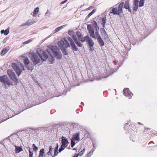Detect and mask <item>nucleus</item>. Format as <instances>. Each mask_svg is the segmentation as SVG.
<instances>
[{
    "label": "nucleus",
    "mask_w": 157,
    "mask_h": 157,
    "mask_svg": "<svg viewBox=\"0 0 157 157\" xmlns=\"http://www.w3.org/2000/svg\"><path fill=\"white\" fill-rule=\"evenodd\" d=\"M37 52V54L33 52L30 53V57L36 67L41 64L43 61H45L48 58V55L44 51L38 49Z\"/></svg>",
    "instance_id": "nucleus-1"
},
{
    "label": "nucleus",
    "mask_w": 157,
    "mask_h": 157,
    "mask_svg": "<svg viewBox=\"0 0 157 157\" xmlns=\"http://www.w3.org/2000/svg\"><path fill=\"white\" fill-rule=\"evenodd\" d=\"M124 3L121 2L119 5L118 7H114L112 9V12L110 13H113L114 14L119 15L120 14L123 13L122 9L124 6Z\"/></svg>",
    "instance_id": "nucleus-2"
},
{
    "label": "nucleus",
    "mask_w": 157,
    "mask_h": 157,
    "mask_svg": "<svg viewBox=\"0 0 157 157\" xmlns=\"http://www.w3.org/2000/svg\"><path fill=\"white\" fill-rule=\"evenodd\" d=\"M52 53L57 59H60L62 58V54L56 46H53L52 49Z\"/></svg>",
    "instance_id": "nucleus-3"
},
{
    "label": "nucleus",
    "mask_w": 157,
    "mask_h": 157,
    "mask_svg": "<svg viewBox=\"0 0 157 157\" xmlns=\"http://www.w3.org/2000/svg\"><path fill=\"white\" fill-rule=\"evenodd\" d=\"M0 82L3 83L6 87V85L9 86L13 85L12 82L6 75L0 76Z\"/></svg>",
    "instance_id": "nucleus-4"
},
{
    "label": "nucleus",
    "mask_w": 157,
    "mask_h": 157,
    "mask_svg": "<svg viewBox=\"0 0 157 157\" xmlns=\"http://www.w3.org/2000/svg\"><path fill=\"white\" fill-rule=\"evenodd\" d=\"M57 44L60 49L67 48L70 46L69 43L65 38L61 40L60 41L58 42Z\"/></svg>",
    "instance_id": "nucleus-5"
},
{
    "label": "nucleus",
    "mask_w": 157,
    "mask_h": 157,
    "mask_svg": "<svg viewBox=\"0 0 157 157\" xmlns=\"http://www.w3.org/2000/svg\"><path fill=\"white\" fill-rule=\"evenodd\" d=\"M62 139L61 140L62 145L59 151V152L64 150L67 146V144H69L66 138L62 136Z\"/></svg>",
    "instance_id": "nucleus-6"
},
{
    "label": "nucleus",
    "mask_w": 157,
    "mask_h": 157,
    "mask_svg": "<svg viewBox=\"0 0 157 157\" xmlns=\"http://www.w3.org/2000/svg\"><path fill=\"white\" fill-rule=\"evenodd\" d=\"M52 147L51 146H50V153L51 154V155H50V157H53L57 155L58 153V144H56V147H55V149L54 150L53 153H52Z\"/></svg>",
    "instance_id": "nucleus-7"
},
{
    "label": "nucleus",
    "mask_w": 157,
    "mask_h": 157,
    "mask_svg": "<svg viewBox=\"0 0 157 157\" xmlns=\"http://www.w3.org/2000/svg\"><path fill=\"white\" fill-rule=\"evenodd\" d=\"M124 94L126 97L130 99L131 98L132 93L130 91L128 88H124L123 90Z\"/></svg>",
    "instance_id": "nucleus-8"
},
{
    "label": "nucleus",
    "mask_w": 157,
    "mask_h": 157,
    "mask_svg": "<svg viewBox=\"0 0 157 157\" xmlns=\"http://www.w3.org/2000/svg\"><path fill=\"white\" fill-rule=\"evenodd\" d=\"M87 30L89 32L90 36L93 38L95 39L96 38L94 29L92 27L91 25H88L87 26Z\"/></svg>",
    "instance_id": "nucleus-9"
},
{
    "label": "nucleus",
    "mask_w": 157,
    "mask_h": 157,
    "mask_svg": "<svg viewBox=\"0 0 157 157\" xmlns=\"http://www.w3.org/2000/svg\"><path fill=\"white\" fill-rule=\"evenodd\" d=\"M68 40L70 42V44L72 50L74 51H77L78 49L76 47L75 44L74 42L73 41L72 39L70 37H68L67 38Z\"/></svg>",
    "instance_id": "nucleus-10"
},
{
    "label": "nucleus",
    "mask_w": 157,
    "mask_h": 157,
    "mask_svg": "<svg viewBox=\"0 0 157 157\" xmlns=\"http://www.w3.org/2000/svg\"><path fill=\"white\" fill-rule=\"evenodd\" d=\"M140 125H141L143 126V124L140 122H138V124H133V126H132L133 130L135 132H137L139 131H140L141 128V127H140Z\"/></svg>",
    "instance_id": "nucleus-11"
},
{
    "label": "nucleus",
    "mask_w": 157,
    "mask_h": 157,
    "mask_svg": "<svg viewBox=\"0 0 157 157\" xmlns=\"http://www.w3.org/2000/svg\"><path fill=\"white\" fill-rule=\"evenodd\" d=\"M86 38H87L86 41L87 42L89 46L90 47L91 51H92V47L94 45V43L92 40L90 38L88 35L86 36Z\"/></svg>",
    "instance_id": "nucleus-12"
},
{
    "label": "nucleus",
    "mask_w": 157,
    "mask_h": 157,
    "mask_svg": "<svg viewBox=\"0 0 157 157\" xmlns=\"http://www.w3.org/2000/svg\"><path fill=\"white\" fill-rule=\"evenodd\" d=\"M10 79L14 82L15 84L17 85L18 82V79L16 77L15 73H14L9 76Z\"/></svg>",
    "instance_id": "nucleus-13"
},
{
    "label": "nucleus",
    "mask_w": 157,
    "mask_h": 157,
    "mask_svg": "<svg viewBox=\"0 0 157 157\" xmlns=\"http://www.w3.org/2000/svg\"><path fill=\"white\" fill-rule=\"evenodd\" d=\"M9 48L8 47H6L3 49L1 52L0 55L1 56H3L5 54L7 53L9 50Z\"/></svg>",
    "instance_id": "nucleus-14"
},
{
    "label": "nucleus",
    "mask_w": 157,
    "mask_h": 157,
    "mask_svg": "<svg viewBox=\"0 0 157 157\" xmlns=\"http://www.w3.org/2000/svg\"><path fill=\"white\" fill-rule=\"evenodd\" d=\"M101 29L102 30V31L101 30V31L102 33L103 34L102 36L103 37V38L104 39H107L108 38V36L105 30L103 28H101Z\"/></svg>",
    "instance_id": "nucleus-15"
},
{
    "label": "nucleus",
    "mask_w": 157,
    "mask_h": 157,
    "mask_svg": "<svg viewBox=\"0 0 157 157\" xmlns=\"http://www.w3.org/2000/svg\"><path fill=\"white\" fill-rule=\"evenodd\" d=\"M79 133H77L74 134L73 136L72 139L75 140L79 141Z\"/></svg>",
    "instance_id": "nucleus-16"
},
{
    "label": "nucleus",
    "mask_w": 157,
    "mask_h": 157,
    "mask_svg": "<svg viewBox=\"0 0 157 157\" xmlns=\"http://www.w3.org/2000/svg\"><path fill=\"white\" fill-rule=\"evenodd\" d=\"M34 64H32L31 63H29L27 64L26 66L27 67L28 69L29 70L32 71L34 69Z\"/></svg>",
    "instance_id": "nucleus-17"
},
{
    "label": "nucleus",
    "mask_w": 157,
    "mask_h": 157,
    "mask_svg": "<svg viewBox=\"0 0 157 157\" xmlns=\"http://www.w3.org/2000/svg\"><path fill=\"white\" fill-rule=\"evenodd\" d=\"M15 153H18L23 150L21 146L19 147L15 145Z\"/></svg>",
    "instance_id": "nucleus-18"
},
{
    "label": "nucleus",
    "mask_w": 157,
    "mask_h": 157,
    "mask_svg": "<svg viewBox=\"0 0 157 157\" xmlns=\"http://www.w3.org/2000/svg\"><path fill=\"white\" fill-rule=\"evenodd\" d=\"M44 148L41 149L40 151L39 157H46V156L44 155Z\"/></svg>",
    "instance_id": "nucleus-19"
},
{
    "label": "nucleus",
    "mask_w": 157,
    "mask_h": 157,
    "mask_svg": "<svg viewBox=\"0 0 157 157\" xmlns=\"http://www.w3.org/2000/svg\"><path fill=\"white\" fill-rule=\"evenodd\" d=\"M144 132L145 134L151 135L152 133V131L151 128H145Z\"/></svg>",
    "instance_id": "nucleus-20"
},
{
    "label": "nucleus",
    "mask_w": 157,
    "mask_h": 157,
    "mask_svg": "<svg viewBox=\"0 0 157 157\" xmlns=\"http://www.w3.org/2000/svg\"><path fill=\"white\" fill-rule=\"evenodd\" d=\"M9 28H8L6 30H2L1 31V34L3 33L4 35H8L9 32Z\"/></svg>",
    "instance_id": "nucleus-21"
},
{
    "label": "nucleus",
    "mask_w": 157,
    "mask_h": 157,
    "mask_svg": "<svg viewBox=\"0 0 157 157\" xmlns=\"http://www.w3.org/2000/svg\"><path fill=\"white\" fill-rule=\"evenodd\" d=\"M14 71L17 75L18 76L21 75L22 71L21 69L20 68L19 66L17 67V70H15Z\"/></svg>",
    "instance_id": "nucleus-22"
},
{
    "label": "nucleus",
    "mask_w": 157,
    "mask_h": 157,
    "mask_svg": "<svg viewBox=\"0 0 157 157\" xmlns=\"http://www.w3.org/2000/svg\"><path fill=\"white\" fill-rule=\"evenodd\" d=\"M97 40L101 46L102 47L104 45V43L101 37L97 39Z\"/></svg>",
    "instance_id": "nucleus-23"
},
{
    "label": "nucleus",
    "mask_w": 157,
    "mask_h": 157,
    "mask_svg": "<svg viewBox=\"0 0 157 157\" xmlns=\"http://www.w3.org/2000/svg\"><path fill=\"white\" fill-rule=\"evenodd\" d=\"M66 25H64L59 27L56 28L54 31L53 33H55L59 31L61 29L63 28L64 27H65Z\"/></svg>",
    "instance_id": "nucleus-24"
},
{
    "label": "nucleus",
    "mask_w": 157,
    "mask_h": 157,
    "mask_svg": "<svg viewBox=\"0 0 157 157\" xmlns=\"http://www.w3.org/2000/svg\"><path fill=\"white\" fill-rule=\"evenodd\" d=\"M39 8L38 7H37L34 9L33 11V16L34 17H36V16L38 13V12L39 11Z\"/></svg>",
    "instance_id": "nucleus-25"
},
{
    "label": "nucleus",
    "mask_w": 157,
    "mask_h": 157,
    "mask_svg": "<svg viewBox=\"0 0 157 157\" xmlns=\"http://www.w3.org/2000/svg\"><path fill=\"white\" fill-rule=\"evenodd\" d=\"M129 7V2L128 1H126L125 2L124 8H125L126 9H128Z\"/></svg>",
    "instance_id": "nucleus-26"
},
{
    "label": "nucleus",
    "mask_w": 157,
    "mask_h": 157,
    "mask_svg": "<svg viewBox=\"0 0 157 157\" xmlns=\"http://www.w3.org/2000/svg\"><path fill=\"white\" fill-rule=\"evenodd\" d=\"M87 38H86V36L85 37H82V36L81 37H80V38H79V40H80L82 42H84L86 40H87Z\"/></svg>",
    "instance_id": "nucleus-27"
},
{
    "label": "nucleus",
    "mask_w": 157,
    "mask_h": 157,
    "mask_svg": "<svg viewBox=\"0 0 157 157\" xmlns=\"http://www.w3.org/2000/svg\"><path fill=\"white\" fill-rule=\"evenodd\" d=\"M24 63L25 66L30 63L28 58H25L24 59Z\"/></svg>",
    "instance_id": "nucleus-28"
},
{
    "label": "nucleus",
    "mask_w": 157,
    "mask_h": 157,
    "mask_svg": "<svg viewBox=\"0 0 157 157\" xmlns=\"http://www.w3.org/2000/svg\"><path fill=\"white\" fill-rule=\"evenodd\" d=\"M101 21L102 22V24H103V28L105 27V25L106 22V17H102V18Z\"/></svg>",
    "instance_id": "nucleus-29"
},
{
    "label": "nucleus",
    "mask_w": 157,
    "mask_h": 157,
    "mask_svg": "<svg viewBox=\"0 0 157 157\" xmlns=\"http://www.w3.org/2000/svg\"><path fill=\"white\" fill-rule=\"evenodd\" d=\"M12 66L14 70H17V67H19L16 63H12Z\"/></svg>",
    "instance_id": "nucleus-30"
},
{
    "label": "nucleus",
    "mask_w": 157,
    "mask_h": 157,
    "mask_svg": "<svg viewBox=\"0 0 157 157\" xmlns=\"http://www.w3.org/2000/svg\"><path fill=\"white\" fill-rule=\"evenodd\" d=\"M29 157H33V153L32 149L29 148Z\"/></svg>",
    "instance_id": "nucleus-31"
},
{
    "label": "nucleus",
    "mask_w": 157,
    "mask_h": 157,
    "mask_svg": "<svg viewBox=\"0 0 157 157\" xmlns=\"http://www.w3.org/2000/svg\"><path fill=\"white\" fill-rule=\"evenodd\" d=\"M36 20H34V21H31L29 20L28 21V25H31L33 24L34 23H35L36 22Z\"/></svg>",
    "instance_id": "nucleus-32"
},
{
    "label": "nucleus",
    "mask_w": 157,
    "mask_h": 157,
    "mask_svg": "<svg viewBox=\"0 0 157 157\" xmlns=\"http://www.w3.org/2000/svg\"><path fill=\"white\" fill-rule=\"evenodd\" d=\"M36 20H34V21H31L29 20L28 21V25H31L33 24L34 23H35L36 22Z\"/></svg>",
    "instance_id": "nucleus-33"
},
{
    "label": "nucleus",
    "mask_w": 157,
    "mask_h": 157,
    "mask_svg": "<svg viewBox=\"0 0 157 157\" xmlns=\"http://www.w3.org/2000/svg\"><path fill=\"white\" fill-rule=\"evenodd\" d=\"M7 72L9 76H10V75H12V74L14 73L13 71V70H11L9 69H8L7 70Z\"/></svg>",
    "instance_id": "nucleus-34"
},
{
    "label": "nucleus",
    "mask_w": 157,
    "mask_h": 157,
    "mask_svg": "<svg viewBox=\"0 0 157 157\" xmlns=\"http://www.w3.org/2000/svg\"><path fill=\"white\" fill-rule=\"evenodd\" d=\"M55 59L50 54V63H52L54 61Z\"/></svg>",
    "instance_id": "nucleus-35"
},
{
    "label": "nucleus",
    "mask_w": 157,
    "mask_h": 157,
    "mask_svg": "<svg viewBox=\"0 0 157 157\" xmlns=\"http://www.w3.org/2000/svg\"><path fill=\"white\" fill-rule=\"evenodd\" d=\"M85 151V149H84L82 150L78 154H76L78 156H81L83 154H84Z\"/></svg>",
    "instance_id": "nucleus-36"
},
{
    "label": "nucleus",
    "mask_w": 157,
    "mask_h": 157,
    "mask_svg": "<svg viewBox=\"0 0 157 157\" xmlns=\"http://www.w3.org/2000/svg\"><path fill=\"white\" fill-rule=\"evenodd\" d=\"M75 42L78 47H82V44L79 41L77 40L76 41H75Z\"/></svg>",
    "instance_id": "nucleus-37"
},
{
    "label": "nucleus",
    "mask_w": 157,
    "mask_h": 157,
    "mask_svg": "<svg viewBox=\"0 0 157 157\" xmlns=\"http://www.w3.org/2000/svg\"><path fill=\"white\" fill-rule=\"evenodd\" d=\"M144 0H140L139 3V7H141L144 5Z\"/></svg>",
    "instance_id": "nucleus-38"
},
{
    "label": "nucleus",
    "mask_w": 157,
    "mask_h": 157,
    "mask_svg": "<svg viewBox=\"0 0 157 157\" xmlns=\"http://www.w3.org/2000/svg\"><path fill=\"white\" fill-rule=\"evenodd\" d=\"M66 48H63L60 49H61L63 54L66 55H67L68 53L65 49Z\"/></svg>",
    "instance_id": "nucleus-39"
},
{
    "label": "nucleus",
    "mask_w": 157,
    "mask_h": 157,
    "mask_svg": "<svg viewBox=\"0 0 157 157\" xmlns=\"http://www.w3.org/2000/svg\"><path fill=\"white\" fill-rule=\"evenodd\" d=\"M76 34L78 37V39L80 38L82 36V34L79 31H77L76 32Z\"/></svg>",
    "instance_id": "nucleus-40"
},
{
    "label": "nucleus",
    "mask_w": 157,
    "mask_h": 157,
    "mask_svg": "<svg viewBox=\"0 0 157 157\" xmlns=\"http://www.w3.org/2000/svg\"><path fill=\"white\" fill-rule=\"evenodd\" d=\"M93 151L91 150L86 156V157H90L93 154Z\"/></svg>",
    "instance_id": "nucleus-41"
},
{
    "label": "nucleus",
    "mask_w": 157,
    "mask_h": 157,
    "mask_svg": "<svg viewBox=\"0 0 157 157\" xmlns=\"http://www.w3.org/2000/svg\"><path fill=\"white\" fill-rule=\"evenodd\" d=\"M95 12V10H94L88 14L87 17L89 18L90 17L91 15L93 14Z\"/></svg>",
    "instance_id": "nucleus-42"
},
{
    "label": "nucleus",
    "mask_w": 157,
    "mask_h": 157,
    "mask_svg": "<svg viewBox=\"0 0 157 157\" xmlns=\"http://www.w3.org/2000/svg\"><path fill=\"white\" fill-rule=\"evenodd\" d=\"M71 37L74 40V42L77 40L76 35L74 34L72 35Z\"/></svg>",
    "instance_id": "nucleus-43"
},
{
    "label": "nucleus",
    "mask_w": 157,
    "mask_h": 157,
    "mask_svg": "<svg viewBox=\"0 0 157 157\" xmlns=\"http://www.w3.org/2000/svg\"><path fill=\"white\" fill-rule=\"evenodd\" d=\"M95 36H96V37L97 38V39L101 37V36H100V35L99 34L98 31L95 32Z\"/></svg>",
    "instance_id": "nucleus-44"
},
{
    "label": "nucleus",
    "mask_w": 157,
    "mask_h": 157,
    "mask_svg": "<svg viewBox=\"0 0 157 157\" xmlns=\"http://www.w3.org/2000/svg\"><path fill=\"white\" fill-rule=\"evenodd\" d=\"M133 10L136 11L138 9V5H134V6L133 8Z\"/></svg>",
    "instance_id": "nucleus-45"
},
{
    "label": "nucleus",
    "mask_w": 157,
    "mask_h": 157,
    "mask_svg": "<svg viewBox=\"0 0 157 157\" xmlns=\"http://www.w3.org/2000/svg\"><path fill=\"white\" fill-rule=\"evenodd\" d=\"M139 1L138 0H134V5H138Z\"/></svg>",
    "instance_id": "nucleus-46"
},
{
    "label": "nucleus",
    "mask_w": 157,
    "mask_h": 157,
    "mask_svg": "<svg viewBox=\"0 0 157 157\" xmlns=\"http://www.w3.org/2000/svg\"><path fill=\"white\" fill-rule=\"evenodd\" d=\"M32 41V40L31 39H29L27 41H26L25 42H24L23 43L24 44H28L30 42Z\"/></svg>",
    "instance_id": "nucleus-47"
},
{
    "label": "nucleus",
    "mask_w": 157,
    "mask_h": 157,
    "mask_svg": "<svg viewBox=\"0 0 157 157\" xmlns=\"http://www.w3.org/2000/svg\"><path fill=\"white\" fill-rule=\"evenodd\" d=\"M28 21L25 23L21 25L20 26H23L26 25L29 26L30 25H28Z\"/></svg>",
    "instance_id": "nucleus-48"
},
{
    "label": "nucleus",
    "mask_w": 157,
    "mask_h": 157,
    "mask_svg": "<svg viewBox=\"0 0 157 157\" xmlns=\"http://www.w3.org/2000/svg\"><path fill=\"white\" fill-rule=\"evenodd\" d=\"M94 8V6H90L89 7L85 9V11H87V10H88L90 9H92V8Z\"/></svg>",
    "instance_id": "nucleus-49"
},
{
    "label": "nucleus",
    "mask_w": 157,
    "mask_h": 157,
    "mask_svg": "<svg viewBox=\"0 0 157 157\" xmlns=\"http://www.w3.org/2000/svg\"><path fill=\"white\" fill-rule=\"evenodd\" d=\"M71 147H73L75 144V143L73 141V140H71Z\"/></svg>",
    "instance_id": "nucleus-50"
},
{
    "label": "nucleus",
    "mask_w": 157,
    "mask_h": 157,
    "mask_svg": "<svg viewBox=\"0 0 157 157\" xmlns=\"http://www.w3.org/2000/svg\"><path fill=\"white\" fill-rule=\"evenodd\" d=\"M33 149L36 152L38 150V147L36 146L33 147Z\"/></svg>",
    "instance_id": "nucleus-51"
},
{
    "label": "nucleus",
    "mask_w": 157,
    "mask_h": 157,
    "mask_svg": "<svg viewBox=\"0 0 157 157\" xmlns=\"http://www.w3.org/2000/svg\"><path fill=\"white\" fill-rule=\"evenodd\" d=\"M68 34L72 36V35L74 34V32L71 31H68Z\"/></svg>",
    "instance_id": "nucleus-52"
},
{
    "label": "nucleus",
    "mask_w": 157,
    "mask_h": 157,
    "mask_svg": "<svg viewBox=\"0 0 157 157\" xmlns=\"http://www.w3.org/2000/svg\"><path fill=\"white\" fill-rule=\"evenodd\" d=\"M15 136H13V135H11L10 136V140H11V138H13H13L14 137V139H15Z\"/></svg>",
    "instance_id": "nucleus-53"
},
{
    "label": "nucleus",
    "mask_w": 157,
    "mask_h": 157,
    "mask_svg": "<svg viewBox=\"0 0 157 157\" xmlns=\"http://www.w3.org/2000/svg\"><path fill=\"white\" fill-rule=\"evenodd\" d=\"M67 0H65L63 1L62 2H61L60 4H63L66 3L67 2Z\"/></svg>",
    "instance_id": "nucleus-54"
},
{
    "label": "nucleus",
    "mask_w": 157,
    "mask_h": 157,
    "mask_svg": "<svg viewBox=\"0 0 157 157\" xmlns=\"http://www.w3.org/2000/svg\"><path fill=\"white\" fill-rule=\"evenodd\" d=\"M72 157H78V155H77L76 154H75L72 156Z\"/></svg>",
    "instance_id": "nucleus-55"
},
{
    "label": "nucleus",
    "mask_w": 157,
    "mask_h": 157,
    "mask_svg": "<svg viewBox=\"0 0 157 157\" xmlns=\"http://www.w3.org/2000/svg\"><path fill=\"white\" fill-rule=\"evenodd\" d=\"M94 24H95V25L96 26H97V22H96V21H94Z\"/></svg>",
    "instance_id": "nucleus-56"
},
{
    "label": "nucleus",
    "mask_w": 157,
    "mask_h": 157,
    "mask_svg": "<svg viewBox=\"0 0 157 157\" xmlns=\"http://www.w3.org/2000/svg\"><path fill=\"white\" fill-rule=\"evenodd\" d=\"M128 11L129 12H130L131 13V9L129 8H129L128 9Z\"/></svg>",
    "instance_id": "nucleus-57"
},
{
    "label": "nucleus",
    "mask_w": 157,
    "mask_h": 157,
    "mask_svg": "<svg viewBox=\"0 0 157 157\" xmlns=\"http://www.w3.org/2000/svg\"><path fill=\"white\" fill-rule=\"evenodd\" d=\"M48 13V10H47V12L45 13V15H46Z\"/></svg>",
    "instance_id": "nucleus-58"
},
{
    "label": "nucleus",
    "mask_w": 157,
    "mask_h": 157,
    "mask_svg": "<svg viewBox=\"0 0 157 157\" xmlns=\"http://www.w3.org/2000/svg\"><path fill=\"white\" fill-rule=\"evenodd\" d=\"M36 146V145H35V144H33V147H35Z\"/></svg>",
    "instance_id": "nucleus-59"
},
{
    "label": "nucleus",
    "mask_w": 157,
    "mask_h": 157,
    "mask_svg": "<svg viewBox=\"0 0 157 157\" xmlns=\"http://www.w3.org/2000/svg\"><path fill=\"white\" fill-rule=\"evenodd\" d=\"M47 154L48 155H49V151L47 152Z\"/></svg>",
    "instance_id": "nucleus-60"
},
{
    "label": "nucleus",
    "mask_w": 157,
    "mask_h": 157,
    "mask_svg": "<svg viewBox=\"0 0 157 157\" xmlns=\"http://www.w3.org/2000/svg\"><path fill=\"white\" fill-rule=\"evenodd\" d=\"M76 148H74L73 149V150H76Z\"/></svg>",
    "instance_id": "nucleus-61"
},
{
    "label": "nucleus",
    "mask_w": 157,
    "mask_h": 157,
    "mask_svg": "<svg viewBox=\"0 0 157 157\" xmlns=\"http://www.w3.org/2000/svg\"><path fill=\"white\" fill-rule=\"evenodd\" d=\"M47 47L48 48H49V46H48Z\"/></svg>",
    "instance_id": "nucleus-62"
}]
</instances>
